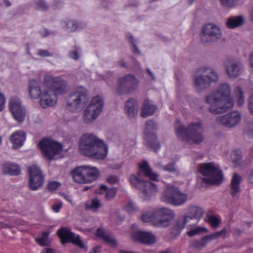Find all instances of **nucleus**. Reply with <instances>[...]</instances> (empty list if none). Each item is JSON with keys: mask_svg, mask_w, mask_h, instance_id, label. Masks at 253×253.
<instances>
[{"mask_svg": "<svg viewBox=\"0 0 253 253\" xmlns=\"http://www.w3.org/2000/svg\"><path fill=\"white\" fill-rule=\"evenodd\" d=\"M231 87L228 83L219 85L205 97V102L209 105L208 111L212 114L225 112L233 106V101L230 98Z\"/></svg>", "mask_w": 253, "mask_h": 253, "instance_id": "f257e3e1", "label": "nucleus"}, {"mask_svg": "<svg viewBox=\"0 0 253 253\" xmlns=\"http://www.w3.org/2000/svg\"><path fill=\"white\" fill-rule=\"evenodd\" d=\"M80 153L93 159L103 160L108 153V146L105 142L92 134L82 136L79 141Z\"/></svg>", "mask_w": 253, "mask_h": 253, "instance_id": "f03ea898", "label": "nucleus"}, {"mask_svg": "<svg viewBox=\"0 0 253 253\" xmlns=\"http://www.w3.org/2000/svg\"><path fill=\"white\" fill-rule=\"evenodd\" d=\"M44 83L48 88L41 95L40 104L44 108L54 105L57 101L56 95L66 92V83L59 77L49 75L44 77Z\"/></svg>", "mask_w": 253, "mask_h": 253, "instance_id": "7ed1b4c3", "label": "nucleus"}, {"mask_svg": "<svg viewBox=\"0 0 253 253\" xmlns=\"http://www.w3.org/2000/svg\"><path fill=\"white\" fill-rule=\"evenodd\" d=\"M203 131L202 125L199 122L190 124L187 128L183 125L176 128V135L178 139L196 144H200L204 141Z\"/></svg>", "mask_w": 253, "mask_h": 253, "instance_id": "20e7f679", "label": "nucleus"}, {"mask_svg": "<svg viewBox=\"0 0 253 253\" xmlns=\"http://www.w3.org/2000/svg\"><path fill=\"white\" fill-rule=\"evenodd\" d=\"M219 76L217 72L212 68L203 67L199 73L193 78L194 85L198 91H202L210 87L212 83L218 81Z\"/></svg>", "mask_w": 253, "mask_h": 253, "instance_id": "39448f33", "label": "nucleus"}, {"mask_svg": "<svg viewBox=\"0 0 253 253\" xmlns=\"http://www.w3.org/2000/svg\"><path fill=\"white\" fill-rule=\"evenodd\" d=\"M201 173L205 176L203 181L211 184H220L223 181L222 171L214 163H205L201 164L200 168Z\"/></svg>", "mask_w": 253, "mask_h": 253, "instance_id": "423d86ee", "label": "nucleus"}, {"mask_svg": "<svg viewBox=\"0 0 253 253\" xmlns=\"http://www.w3.org/2000/svg\"><path fill=\"white\" fill-rule=\"evenodd\" d=\"M89 99V93L87 89L83 86H80L69 96L67 108L69 110L75 112L77 109L83 108Z\"/></svg>", "mask_w": 253, "mask_h": 253, "instance_id": "0eeeda50", "label": "nucleus"}, {"mask_svg": "<svg viewBox=\"0 0 253 253\" xmlns=\"http://www.w3.org/2000/svg\"><path fill=\"white\" fill-rule=\"evenodd\" d=\"M162 199L168 204L179 206L186 202L188 195L186 193H182L178 188L169 185L165 190Z\"/></svg>", "mask_w": 253, "mask_h": 253, "instance_id": "6e6552de", "label": "nucleus"}, {"mask_svg": "<svg viewBox=\"0 0 253 253\" xmlns=\"http://www.w3.org/2000/svg\"><path fill=\"white\" fill-rule=\"evenodd\" d=\"M138 83L134 75L127 74L118 79L116 92L118 95L131 93L136 90Z\"/></svg>", "mask_w": 253, "mask_h": 253, "instance_id": "1a4fd4ad", "label": "nucleus"}, {"mask_svg": "<svg viewBox=\"0 0 253 253\" xmlns=\"http://www.w3.org/2000/svg\"><path fill=\"white\" fill-rule=\"evenodd\" d=\"M39 147L44 157L49 161L55 159L62 149V145L53 140L43 138L39 143Z\"/></svg>", "mask_w": 253, "mask_h": 253, "instance_id": "9d476101", "label": "nucleus"}, {"mask_svg": "<svg viewBox=\"0 0 253 253\" xmlns=\"http://www.w3.org/2000/svg\"><path fill=\"white\" fill-rule=\"evenodd\" d=\"M154 224L159 227H168L175 216L173 211L168 208H161L154 210Z\"/></svg>", "mask_w": 253, "mask_h": 253, "instance_id": "9b49d317", "label": "nucleus"}, {"mask_svg": "<svg viewBox=\"0 0 253 253\" xmlns=\"http://www.w3.org/2000/svg\"><path fill=\"white\" fill-rule=\"evenodd\" d=\"M57 235L60 239L61 243L63 245L67 243H71L80 249H84L85 252L87 251V247L83 243L80 236L71 232L69 228L67 227L60 228L57 230Z\"/></svg>", "mask_w": 253, "mask_h": 253, "instance_id": "f8f14e48", "label": "nucleus"}, {"mask_svg": "<svg viewBox=\"0 0 253 253\" xmlns=\"http://www.w3.org/2000/svg\"><path fill=\"white\" fill-rule=\"evenodd\" d=\"M200 36L203 43H210L220 39L222 36V32L218 26L209 23L203 27Z\"/></svg>", "mask_w": 253, "mask_h": 253, "instance_id": "ddd939ff", "label": "nucleus"}, {"mask_svg": "<svg viewBox=\"0 0 253 253\" xmlns=\"http://www.w3.org/2000/svg\"><path fill=\"white\" fill-rule=\"evenodd\" d=\"M129 180L133 186L142 191L148 196H152L157 192L158 188L153 182L145 181L135 174L129 176Z\"/></svg>", "mask_w": 253, "mask_h": 253, "instance_id": "4468645a", "label": "nucleus"}, {"mask_svg": "<svg viewBox=\"0 0 253 253\" xmlns=\"http://www.w3.org/2000/svg\"><path fill=\"white\" fill-rule=\"evenodd\" d=\"M224 65L226 73L230 78H238L244 71V64L238 58H228L225 60Z\"/></svg>", "mask_w": 253, "mask_h": 253, "instance_id": "2eb2a0df", "label": "nucleus"}, {"mask_svg": "<svg viewBox=\"0 0 253 253\" xmlns=\"http://www.w3.org/2000/svg\"><path fill=\"white\" fill-rule=\"evenodd\" d=\"M29 187L32 190H37L41 187L44 182V175L39 167L32 166L28 167Z\"/></svg>", "mask_w": 253, "mask_h": 253, "instance_id": "dca6fc26", "label": "nucleus"}, {"mask_svg": "<svg viewBox=\"0 0 253 253\" xmlns=\"http://www.w3.org/2000/svg\"><path fill=\"white\" fill-rule=\"evenodd\" d=\"M8 106L14 119L19 123L23 122L26 110L22 106L20 100L17 98H11L9 100Z\"/></svg>", "mask_w": 253, "mask_h": 253, "instance_id": "f3484780", "label": "nucleus"}, {"mask_svg": "<svg viewBox=\"0 0 253 253\" xmlns=\"http://www.w3.org/2000/svg\"><path fill=\"white\" fill-rule=\"evenodd\" d=\"M241 115L238 112H232L226 115L218 116L216 118V122L227 127L235 126L240 121Z\"/></svg>", "mask_w": 253, "mask_h": 253, "instance_id": "a211bd4d", "label": "nucleus"}, {"mask_svg": "<svg viewBox=\"0 0 253 253\" xmlns=\"http://www.w3.org/2000/svg\"><path fill=\"white\" fill-rule=\"evenodd\" d=\"M189 222V220L185 215L178 217L171 229L169 239L173 240L175 239L180 234L181 230L185 227V224Z\"/></svg>", "mask_w": 253, "mask_h": 253, "instance_id": "6ab92c4d", "label": "nucleus"}, {"mask_svg": "<svg viewBox=\"0 0 253 253\" xmlns=\"http://www.w3.org/2000/svg\"><path fill=\"white\" fill-rule=\"evenodd\" d=\"M142 175L149 177L151 180L156 181L157 180L158 177V174L153 172L148 163L146 161H143L142 163L139 164V169L136 176L140 178Z\"/></svg>", "mask_w": 253, "mask_h": 253, "instance_id": "aec40b11", "label": "nucleus"}, {"mask_svg": "<svg viewBox=\"0 0 253 253\" xmlns=\"http://www.w3.org/2000/svg\"><path fill=\"white\" fill-rule=\"evenodd\" d=\"M204 214L203 210L198 206L190 207L185 216L190 221L191 220H194V222L189 224L190 226L196 225L199 220L202 218Z\"/></svg>", "mask_w": 253, "mask_h": 253, "instance_id": "412c9836", "label": "nucleus"}, {"mask_svg": "<svg viewBox=\"0 0 253 253\" xmlns=\"http://www.w3.org/2000/svg\"><path fill=\"white\" fill-rule=\"evenodd\" d=\"M132 237L134 240L144 244H152L155 242V236L149 232L136 231L133 233Z\"/></svg>", "mask_w": 253, "mask_h": 253, "instance_id": "4be33fe9", "label": "nucleus"}, {"mask_svg": "<svg viewBox=\"0 0 253 253\" xmlns=\"http://www.w3.org/2000/svg\"><path fill=\"white\" fill-rule=\"evenodd\" d=\"M145 145L148 149L157 152L161 148L160 142L158 141L155 133L146 132Z\"/></svg>", "mask_w": 253, "mask_h": 253, "instance_id": "5701e85b", "label": "nucleus"}, {"mask_svg": "<svg viewBox=\"0 0 253 253\" xmlns=\"http://www.w3.org/2000/svg\"><path fill=\"white\" fill-rule=\"evenodd\" d=\"M26 136V133L23 131H17L10 136V140L13 143V149L19 148L23 145Z\"/></svg>", "mask_w": 253, "mask_h": 253, "instance_id": "b1692460", "label": "nucleus"}, {"mask_svg": "<svg viewBox=\"0 0 253 253\" xmlns=\"http://www.w3.org/2000/svg\"><path fill=\"white\" fill-rule=\"evenodd\" d=\"M71 174L76 182L85 183V165L75 168L71 171Z\"/></svg>", "mask_w": 253, "mask_h": 253, "instance_id": "393cba45", "label": "nucleus"}, {"mask_svg": "<svg viewBox=\"0 0 253 253\" xmlns=\"http://www.w3.org/2000/svg\"><path fill=\"white\" fill-rule=\"evenodd\" d=\"M85 183H90L96 180L99 175L100 171L94 167L85 165Z\"/></svg>", "mask_w": 253, "mask_h": 253, "instance_id": "a878e982", "label": "nucleus"}, {"mask_svg": "<svg viewBox=\"0 0 253 253\" xmlns=\"http://www.w3.org/2000/svg\"><path fill=\"white\" fill-rule=\"evenodd\" d=\"M28 90L31 98L33 99L38 98L42 94L39 83L35 80L29 82Z\"/></svg>", "mask_w": 253, "mask_h": 253, "instance_id": "bb28decb", "label": "nucleus"}, {"mask_svg": "<svg viewBox=\"0 0 253 253\" xmlns=\"http://www.w3.org/2000/svg\"><path fill=\"white\" fill-rule=\"evenodd\" d=\"M103 106L104 100L103 98L102 97L97 95L91 99L87 107L91 109L92 112L95 111L100 114L102 111Z\"/></svg>", "mask_w": 253, "mask_h": 253, "instance_id": "cd10ccee", "label": "nucleus"}, {"mask_svg": "<svg viewBox=\"0 0 253 253\" xmlns=\"http://www.w3.org/2000/svg\"><path fill=\"white\" fill-rule=\"evenodd\" d=\"M241 182V177L234 173L230 183V194L233 197H236L240 192V184Z\"/></svg>", "mask_w": 253, "mask_h": 253, "instance_id": "c85d7f7f", "label": "nucleus"}, {"mask_svg": "<svg viewBox=\"0 0 253 253\" xmlns=\"http://www.w3.org/2000/svg\"><path fill=\"white\" fill-rule=\"evenodd\" d=\"M125 110L129 118H134L138 111V105L137 101L132 98L127 100L125 103Z\"/></svg>", "mask_w": 253, "mask_h": 253, "instance_id": "c756f323", "label": "nucleus"}, {"mask_svg": "<svg viewBox=\"0 0 253 253\" xmlns=\"http://www.w3.org/2000/svg\"><path fill=\"white\" fill-rule=\"evenodd\" d=\"M96 236L101 238L104 241L112 246L115 247L117 245V242L112 234H109L104 229L98 228L96 231Z\"/></svg>", "mask_w": 253, "mask_h": 253, "instance_id": "7c9ffc66", "label": "nucleus"}, {"mask_svg": "<svg viewBox=\"0 0 253 253\" xmlns=\"http://www.w3.org/2000/svg\"><path fill=\"white\" fill-rule=\"evenodd\" d=\"M20 168L18 165L10 162H6L2 165V172L10 175H18L20 173Z\"/></svg>", "mask_w": 253, "mask_h": 253, "instance_id": "2f4dec72", "label": "nucleus"}, {"mask_svg": "<svg viewBox=\"0 0 253 253\" xmlns=\"http://www.w3.org/2000/svg\"><path fill=\"white\" fill-rule=\"evenodd\" d=\"M245 18L242 15L231 16L226 21V26L229 29H234L243 25Z\"/></svg>", "mask_w": 253, "mask_h": 253, "instance_id": "473e14b6", "label": "nucleus"}, {"mask_svg": "<svg viewBox=\"0 0 253 253\" xmlns=\"http://www.w3.org/2000/svg\"><path fill=\"white\" fill-rule=\"evenodd\" d=\"M156 109V106L150 104L148 100H145L143 102L141 115L143 118H146L152 115Z\"/></svg>", "mask_w": 253, "mask_h": 253, "instance_id": "72a5a7b5", "label": "nucleus"}, {"mask_svg": "<svg viewBox=\"0 0 253 253\" xmlns=\"http://www.w3.org/2000/svg\"><path fill=\"white\" fill-rule=\"evenodd\" d=\"M99 114L96 112H92L91 109L87 107L84 111L83 119L86 124H90L94 122Z\"/></svg>", "mask_w": 253, "mask_h": 253, "instance_id": "f704fd0d", "label": "nucleus"}, {"mask_svg": "<svg viewBox=\"0 0 253 253\" xmlns=\"http://www.w3.org/2000/svg\"><path fill=\"white\" fill-rule=\"evenodd\" d=\"M103 192H106L105 199L107 200H110L113 199L117 193V190L116 188H111L108 189V187L106 185H102L99 187L98 193L100 194L103 193Z\"/></svg>", "mask_w": 253, "mask_h": 253, "instance_id": "c9c22d12", "label": "nucleus"}, {"mask_svg": "<svg viewBox=\"0 0 253 253\" xmlns=\"http://www.w3.org/2000/svg\"><path fill=\"white\" fill-rule=\"evenodd\" d=\"M156 166L159 169L169 172H176L178 171L175 163L173 162H170L165 166H163L161 163H159L156 164Z\"/></svg>", "mask_w": 253, "mask_h": 253, "instance_id": "e433bc0d", "label": "nucleus"}, {"mask_svg": "<svg viewBox=\"0 0 253 253\" xmlns=\"http://www.w3.org/2000/svg\"><path fill=\"white\" fill-rule=\"evenodd\" d=\"M209 242V241L208 239H206L205 236L200 240L193 241L192 242L191 246L192 248L197 250H201L204 247L206 246Z\"/></svg>", "mask_w": 253, "mask_h": 253, "instance_id": "4c0bfd02", "label": "nucleus"}, {"mask_svg": "<svg viewBox=\"0 0 253 253\" xmlns=\"http://www.w3.org/2000/svg\"><path fill=\"white\" fill-rule=\"evenodd\" d=\"M100 206L99 201L97 198L92 199L90 202H88L85 204L86 209L91 210L93 211H96Z\"/></svg>", "mask_w": 253, "mask_h": 253, "instance_id": "58836bf2", "label": "nucleus"}, {"mask_svg": "<svg viewBox=\"0 0 253 253\" xmlns=\"http://www.w3.org/2000/svg\"><path fill=\"white\" fill-rule=\"evenodd\" d=\"M235 94L237 97V103L239 106H242L244 103V98L243 92L241 88L239 86H237L235 89Z\"/></svg>", "mask_w": 253, "mask_h": 253, "instance_id": "ea45409f", "label": "nucleus"}, {"mask_svg": "<svg viewBox=\"0 0 253 253\" xmlns=\"http://www.w3.org/2000/svg\"><path fill=\"white\" fill-rule=\"evenodd\" d=\"M49 235V232L45 231L42 233V237L41 238H37L36 242L41 246H48V243L47 242Z\"/></svg>", "mask_w": 253, "mask_h": 253, "instance_id": "a19ab883", "label": "nucleus"}, {"mask_svg": "<svg viewBox=\"0 0 253 253\" xmlns=\"http://www.w3.org/2000/svg\"><path fill=\"white\" fill-rule=\"evenodd\" d=\"M226 232H227L226 229L225 228H223L220 231H218L213 234L206 236L205 238L208 239V240L210 242L212 240L219 238L222 236L225 235V234L226 233Z\"/></svg>", "mask_w": 253, "mask_h": 253, "instance_id": "79ce46f5", "label": "nucleus"}, {"mask_svg": "<svg viewBox=\"0 0 253 253\" xmlns=\"http://www.w3.org/2000/svg\"><path fill=\"white\" fill-rule=\"evenodd\" d=\"M66 30L69 32H74L78 28V24L74 20H68L65 22Z\"/></svg>", "mask_w": 253, "mask_h": 253, "instance_id": "37998d69", "label": "nucleus"}, {"mask_svg": "<svg viewBox=\"0 0 253 253\" xmlns=\"http://www.w3.org/2000/svg\"><path fill=\"white\" fill-rule=\"evenodd\" d=\"M145 130L144 131L145 135L146 132L151 133V131H153L157 128V124L153 120H148L146 122Z\"/></svg>", "mask_w": 253, "mask_h": 253, "instance_id": "c03bdc74", "label": "nucleus"}, {"mask_svg": "<svg viewBox=\"0 0 253 253\" xmlns=\"http://www.w3.org/2000/svg\"><path fill=\"white\" fill-rule=\"evenodd\" d=\"M141 219L144 222L153 221L154 223V210L151 212L143 213L141 215Z\"/></svg>", "mask_w": 253, "mask_h": 253, "instance_id": "a18cd8bd", "label": "nucleus"}, {"mask_svg": "<svg viewBox=\"0 0 253 253\" xmlns=\"http://www.w3.org/2000/svg\"><path fill=\"white\" fill-rule=\"evenodd\" d=\"M207 221L211 226L214 228L217 227L220 223V220L214 215H207Z\"/></svg>", "mask_w": 253, "mask_h": 253, "instance_id": "49530a36", "label": "nucleus"}, {"mask_svg": "<svg viewBox=\"0 0 253 253\" xmlns=\"http://www.w3.org/2000/svg\"><path fill=\"white\" fill-rule=\"evenodd\" d=\"M35 2L37 5L38 9H41L43 11H47L49 9V6L43 0H35Z\"/></svg>", "mask_w": 253, "mask_h": 253, "instance_id": "de8ad7c7", "label": "nucleus"}, {"mask_svg": "<svg viewBox=\"0 0 253 253\" xmlns=\"http://www.w3.org/2000/svg\"><path fill=\"white\" fill-rule=\"evenodd\" d=\"M126 210L129 213H134L138 211V208L132 202H129L126 206Z\"/></svg>", "mask_w": 253, "mask_h": 253, "instance_id": "09e8293b", "label": "nucleus"}, {"mask_svg": "<svg viewBox=\"0 0 253 253\" xmlns=\"http://www.w3.org/2000/svg\"><path fill=\"white\" fill-rule=\"evenodd\" d=\"M241 160V155L239 152L235 151L231 155V160L233 163L238 164Z\"/></svg>", "mask_w": 253, "mask_h": 253, "instance_id": "8fccbe9b", "label": "nucleus"}, {"mask_svg": "<svg viewBox=\"0 0 253 253\" xmlns=\"http://www.w3.org/2000/svg\"><path fill=\"white\" fill-rule=\"evenodd\" d=\"M238 0H220L222 5L226 7L233 6Z\"/></svg>", "mask_w": 253, "mask_h": 253, "instance_id": "3c124183", "label": "nucleus"}, {"mask_svg": "<svg viewBox=\"0 0 253 253\" xmlns=\"http://www.w3.org/2000/svg\"><path fill=\"white\" fill-rule=\"evenodd\" d=\"M61 185L60 183L58 182L53 181L50 182L48 184V188L50 190H55L57 189Z\"/></svg>", "mask_w": 253, "mask_h": 253, "instance_id": "603ef678", "label": "nucleus"}, {"mask_svg": "<svg viewBox=\"0 0 253 253\" xmlns=\"http://www.w3.org/2000/svg\"><path fill=\"white\" fill-rule=\"evenodd\" d=\"M248 106L250 113L253 116V93L249 98Z\"/></svg>", "mask_w": 253, "mask_h": 253, "instance_id": "864d4df0", "label": "nucleus"}, {"mask_svg": "<svg viewBox=\"0 0 253 253\" xmlns=\"http://www.w3.org/2000/svg\"><path fill=\"white\" fill-rule=\"evenodd\" d=\"M79 48L76 49L74 50L71 51L69 53V56L75 60H77L79 58V54H78V50Z\"/></svg>", "mask_w": 253, "mask_h": 253, "instance_id": "5fc2aeb1", "label": "nucleus"}, {"mask_svg": "<svg viewBox=\"0 0 253 253\" xmlns=\"http://www.w3.org/2000/svg\"><path fill=\"white\" fill-rule=\"evenodd\" d=\"M107 181L110 184H114L118 182L119 179L115 175H110L107 178Z\"/></svg>", "mask_w": 253, "mask_h": 253, "instance_id": "6e6d98bb", "label": "nucleus"}, {"mask_svg": "<svg viewBox=\"0 0 253 253\" xmlns=\"http://www.w3.org/2000/svg\"><path fill=\"white\" fill-rule=\"evenodd\" d=\"M38 55L41 57H48L52 56V54H51L49 51L42 49H39L38 50Z\"/></svg>", "mask_w": 253, "mask_h": 253, "instance_id": "4d7b16f0", "label": "nucleus"}, {"mask_svg": "<svg viewBox=\"0 0 253 253\" xmlns=\"http://www.w3.org/2000/svg\"><path fill=\"white\" fill-rule=\"evenodd\" d=\"M129 42H131V43L132 44V45L133 46V52H135V53H137L138 54H139L140 53V51H139L138 48H137V47L136 46V45L135 44L134 40L133 39V37L132 36H130L129 37Z\"/></svg>", "mask_w": 253, "mask_h": 253, "instance_id": "13d9d810", "label": "nucleus"}, {"mask_svg": "<svg viewBox=\"0 0 253 253\" xmlns=\"http://www.w3.org/2000/svg\"><path fill=\"white\" fill-rule=\"evenodd\" d=\"M246 131L248 135L253 136V122H251L248 124Z\"/></svg>", "mask_w": 253, "mask_h": 253, "instance_id": "bf43d9fd", "label": "nucleus"}, {"mask_svg": "<svg viewBox=\"0 0 253 253\" xmlns=\"http://www.w3.org/2000/svg\"><path fill=\"white\" fill-rule=\"evenodd\" d=\"M203 230L202 228H196L187 232V234L189 236H193L200 233Z\"/></svg>", "mask_w": 253, "mask_h": 253, "instance_id": "052dcab7", "label": "nucleus"}, {"mask_svg": "<svg viewBox=\"0 0 253 253\" xmlns=\"http://www.w3.org/2000/svg\"><path fill=\"white\" fill-rule=\"evenodd\" d=\"M62 206V203L61 202L58 204H53L52 206V209L54 212H58L60 211Z\"/></svg>", "mask_w": 253, "mask_h": 253, "instance_id": "680f3d73", "label": "nucleus"}, {"mask_svg": "<svg viewBox=\"0 0 253 253\" xmlns=\"http://www.w3.org/2000/svg\"><path fill=\"white\" fill-rule=\"evenodd\" d=\"M248 182L253 185V169L251 170L248 178Z\"/></svg>", "mask_w": 253, "mask_h": 253, "instance_id": "e2e57ef3", "label": "nucleus"}, {"mask_svg": "<svg viewBox=\"0 0 253 253\" xmlns=\"http://www.w3.org/2000/svg\"><path fill=\"white\" fill-rule=\"evenodd\" d=\"M101 250V247L96 246L94 247L89 253H99Z\"/></svg>", "mask_w": 253, "mask_h": 253, "instance_id": "0e129e2a", "label": "nucleus"}, {"mask_svg": "<svg viewBox=\"0 0 253 253\" xmlns=\"http://www.w3.org/2000/svg\"><path fill=\"white\" fill-rule=\"evenodd\" d=\"M249 61L251 67L253 68V52L251 53L250 55Z\"/></svg>", "mask_w": 253, "mask_h": 253, "instance_id": "69168bd1", "label": "nucleus"}, {"mask_svg": "<svg viewBox=\"0 0 253 253\" xmlns=\"http://www.w3.org/2000/svg\"><path fill=\"white\" fill-rule=\"evenodd\" d=\"M43 253H54L53 249L51 248H45L43 251H42Z\"/></svg>", "mask_w": 253, "mask_h": 253, "instance_id": "338daca9", "label": "nucleus"}, {"mask_svg": "<svg viewBox=\"0 0 253 253\" xmlns=\"http://www.w3.org/2000/svg\"><path fill=\"white\" fill-rule=\"evenodd\" d=\"M63 196L67 201H68L69 203H72V199L69 195L63 194Z\"/></svg>", "mask_w": 253, "mask_h": 253, "instance_id": "774afa93", "label": "nucleus"}]
</instances>
